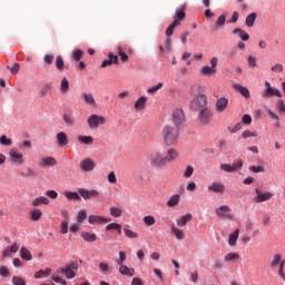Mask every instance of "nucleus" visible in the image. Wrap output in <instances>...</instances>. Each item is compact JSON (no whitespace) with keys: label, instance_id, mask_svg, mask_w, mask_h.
Instances as JSON below:
<instances>
[{"label":"nucleus","instance_id":"1","mask_svg":"<svg viewBox=\"0 0 285 285\" xmlns=\"http://www.w3.org/2000/svg\"><path fill=\"white\" fill-rule=\"evenodd\" d=\"M165 146H177L179 144V129L174 126H165L161 131Z\"/></svg>","mask_w":285,"mask_h":285},{"label":"nucleus","instance_id":"2","mask_svg":"<svg viewBox=\"0 0 285 285\" xmlns=\"http://www.w3.org/2000/svg\"><path fill=\"white\" fill-rule=\"evenodd\" d=\"M186 19V3L181 4L180 8L176 9L174 16V22L168 26L165 31L166 37H173V32H175V28L181 26V21Z\"/></svg>","mask_w":285,"mask_h":285},{"label":"nucleus","instance_id":"3","mask_svg":"<svg viewBox=\"0 0 285 285\" xmlns=\"http://www.w3.org/2000/svg\"><path fill=\"white\" fill-rule=\"evenodd\" d=\"M208 106V98L206 96H199L191 99L189 108L194 112H199V110H204Z\"/></svg>","mask_w":285,"mask_h":285},{"label":"nucleus","instance_id":"4","mask_svg":"<svg viewBox=\"0 0 285 285\" xmlns=\"http://www.w3.org/2000/svg\"><path fill=\"white\" fill-rule=\"evenodd\" d=\"M87 124L90 130H97L99 126H104V124H106V118H104V116L94 114L88 117Z\"/></svg>","mask_w":285,"mask_h":285},{"label":"nucleus","instance_id":"5","mask_svg":"<svg viewBox=\"0 0 285 285\" xmlns=\"http://www.w3.org/2000/svg\"><path fill=\"white\" fill-rule=\"evenodd\" d=\"M198 112V121L200 126H208V124H210V121L213 120V111L208 107H205Z\"/></svg>","mask_w":285,"mask_h":285},{"label":"nucleus","instance_id":"6","mask_svg":"<svg viewBox=\"0 0 285 285\" xmlns=\"http://www.w3.org/2000/svg\"><path fill=\"white\" fill-rule=\"evenodd\" d=\"M233 209L228 205H222L219 208L216 209V215L219 217V219H229L233 222L235 219V216L232 214Z\"/></svg>","mask_w":285,"mask_h":285},{"label":"nucleus","instance_id":"7","mask_svg":"<svg viewBox=\"0 0 285 285\" xmlns=\"http://www.w3.org/2000/svg\"><path fill=\"white\" fill-rule=\"evenodd\" d=\"M262 97H264V99H271V97H279V99H282V92L279 89L273 88L271 82L265 81V90L263 91Z\"/></svg>","mask_w":285,"mask_h":285},{"label":"nucleus","instance_id":"8","mask_svg":"<svg viewBox=\"0 0 285 285\" xmlns=\"http://www.w3.org/2000/svg\"><path fill=\"white\" fill-rule=\"evenodd\" d=\"M150 161L153 166L164 167L168 164V160L166 159V155H164L161 151H155L150 156Z\"/></svg>","mask_w":285,"mask_h":285},{"label":"nucleus","instance_id":"9","mask_svg":"<svg viewBox=\"0 0 285 285\" xmlns=\"http://www.w3.org/2000/svg\"><path fill=\"white\" fill-rule=\"evenodd\" d=\"M80 197H82V199H85L86 202H88V199H97V197H99L100 193L97 189H86V188H80L78 190Z\"/></svg>","mask_w":285,"mask_h":285},{"label":"nucleus","instance_id":"10","mask_svg":"<svg viewBox=\"0 0 285 285\" xmlns=\"http://www.w3.org/2000/svg\"><path fill=\"white\" fill-rule=\"evenodd\" d=\"M244 163L242 160L237 163L230 164H220V170L224 173H237V170H242Z\"/></svg>","mask_w":285,"mask_h":285},{"label":"nucleus","instance_id":"11","mask_svg":"<svg viewBox=\"0 0 285 285\" xmlns=\"http://www.w3.org/2000/svg\"><path fill=\"white\" fill-rule=\"evenodd\" d=\"M9 157L11 164H16V166H23V154L17 151V149H10Z\"/></svg>","mask_w":285,"mask_h":285},{"label":"nucleus","instance_id":"12","mask_svg":"<svg viewBox=\"0 0 285 285\" xmlns=\"http://www.w3.org/2000/svg\"><path fill=\"white\" fill-rule=\"evenodd\" d=\"M255 193H256V197L254 199L255 204H262L264 202H268L269 199H273V193L271 191L262 193V190L256 188Z\"/></svg>","mask_w":285,"mask_h":285},{"label":"nucleus","instance_id":"13","mask_svg":"<svg viewBox=\"0 0 285 285\" xmlns=\"http://www.w3.org/2000/svg\"><path fill=\"white\" fill-rule=\"evenodd\" d=\"M173 121L175 126H181L184 121H186V117L184 116V111L181 109H175L173 112Z\"/></svg>","mask_w":285,"mask_h":285},{"label":"nucleus","instance_id":"14","mask_svg":"<svg viewBox=\"0 0 285 285\" xmlns=\"http://www.w3.org/2000/svg\"><path fill=\"white\" fill-rule=\"evenodd\" d=\"M228 108V98L226 97H220L216 100L215 109L216 112L222 114L224 110Z\"/></svg>","mask_w":285,"mask_h":285},{"label":"nucleus","instance_id":"15","mask_svg":"<svg viewBox=\"0 0 285 285\" xmlns=\"http://www.w3.org/2000/svg\"><path fill=\"white\" fill-rule=\"evenodd\" d=\"M190 97L195 98V97H202V96H206L204 94V87L199 83H195L191 86L190 91H189Z\"/></svg>","mask_w":285,"mask_h":285},{"label":"nucleus","instance_id":"16","mask_svg":"<svg viewBox=\"0 0 285 285\" xmlns=\"http://www.w3.org/2000/svg\"><path fill=\"white\" fill-rule=\"evenodd\" d=\"M108 57L109 59L102 61L101 68H108V66H112V63H119V57L115 56L112 52H109Z\"/></svg>","mask_w":285,"mask_h":285},{"label":"nucleus","instance_id":"17","mask_svg":"<svg viewBox=\"0 0 285 285\" xmlns=\"http://www.w3.org/2000/svg\"><path fill=\"white\" fill-rule=\"evenodd\" d=\"M80 168H82V170L86 173H90V170H95V161H92L90 158L83 159L80 163Z\"/></svg>","mask_w":285,"mask_h":285},{"label":"nucleus","instance_id":"18","mask_svg":"<svg viewBox=\"0 0 285 285\" xmlns=\"http://www.w3.org/2000/svg\"><path fill=\"white\" fill-rule=\"evenodd\" d=\"M207 190L209 193H224L226 190V187L222 183H212L208 187Z\"/></svg>","mask_w":285,"mask_h":285},{"label":"nucleus","instance_id":"19","mask_svg":"<svg viewBox=\"0 0 285 285\" xmlns=\"http://www.w3.org/2000/svg\"><path fill=\"white\" fill-rule=\"evenodd\" d=\"M82 99L87 106H90V108H97V101L95 100V96H92V94H82Z\"/></svg>","mask_w":285,"mask_h":285},{"label":"nucleus","instance_id":"20","mask_svg":"<svg viewBox=\"0 0 285 285\" xmlns=\"http://www.w3.org/2000/svg\"><path fill=\"white\" fill-rule=\"evenodd\" d=\"M171 235L178 239V242H184L186 239V233H184L183 229H179V227L171 226Z\"/></svg>","mask_w":285,"mask_h":285},{"label":"nucleus","instance_id":"21","mask_svg":"<svg viewBox=\"0 0 285 285\" xmlns=\"http://www.w3.org/2000/svg\"><path fill=\"white\" fill-rule=\"evenodd\" d=\"M146 104H148V97L141 96L135 101L134 108L135 110H144L146 108Z\"/></svg>","mask_w":285,"mask_h":285},{"label":"nucleus","instance_id":"22","mask_svg":"<svg viewBox=\"0 0 285 285\" xmlns=\"http://www.w3.org/2000/svg\"><path fill=\"white\" fill-rule=\"evenodd\" d=\"M88 222L89 224H108L110 220L104 216L90 215Z\"/></svg>","mask_w":285,"mask_h":285},{"label":"nucleus","instance_id":"23","mask_svg":"<svg viewBox=\"0 0 285 285\" xmlns=\"http://www.w3.org/2000/svg\"><path fill=\"white\" fill-rule=\"evenodd\" d=\"M233 88H234V90H236L237 92L243 95V97H245L246 99H248V97H250V91L248 90V88H246L239 83H234Z\"/></svg>","mask_w":285,"mask_h":285},{"label":"nucleus","instance_id":"24","mask_svg":"<svg viewBox=\"0 0 285 285\" xmlns=\"http://www.w3.org/2000/svg\"><path fill=\"white\" fill-rule=\"evenodd\" d=\"M233 35H238L242 41H248V39H250V35H248V32H246L242 28L233 29Z\"/></svg>","mask_w":285,"mask_h":285},{"label":"nucleus","instance_id":"25","mask_svg":"<svg viewBox=\"0 0 285 285\" xmlns=\"http://www.w3.org/2000/svg\"><path fill=\"white\" fill-rule=\"evenodd\" d=\"M165 157L167 159V164L170 161H175V159H177V157H179V151L175 148H169L167 150V155Z\"/></svg>","mask_w":285,"mask_h":285},{"label":"nucleus","instance_id":"26","mask_svg":"<svg viewBox=\"0 0 285 285\" xmlns=\"http://www.w3.org/2000/svg\"><path fill=\"white\" fill-rule=\"evenodd\" d=\"M119 273H120V275H126L127 277H134L135 276V268H129L126 265H120Z\"/></svg>","mask_w":285,"mask_h":285},{"label":"nucleus","instance_id":"27","mask_svg":"<svg viewBox=\"0 0 285 285\" xmlns=\"http://www.w3.org/2000/svg\"><path fill=\"white\" fill-rule=\"evenodd\" d=\"M41 204L43 206H48L50 204V199H48V197L40 196L32 200V206H35V207L41 206Z\"/></svg>","mask_w":285,"mask_h":285},{"label":"nucleus","instance_id":"28","mask_svg":"<svg viewBox=\"0 0 285 285\" xmlns=\"http://www.w3.org/2000/svg\"><path fill=\"white\" fill-rule=\"evenodd\" d=\"M57 272L62 273L63 275H66L67 279H75V271H72L68 266L60 267V268H58Z\"/></svg>","mask_w":285,"mask_h":285},{"label":"nucleus","instance_id":"29","mask_svg":"<svg viewBox=\"0 0 285 285\" xmlns=\"http://www.w3.org/2000/svg\"><path fill=\"white\" fill-rule=\"evenodd\" d=\"M78 141L85 146H92L95 144V138L92 136H78Z\"/></svg>","mask_w":285,"mask_h":285},{"label":"nucleus","instance_id":"30","mask_svg":"<svg viewBox=\"0 0 285 285\" xmlns=\"http://www.w3.org/2000/svg\"><path fill=\"white\" fill-rule=\"evenodd\" d=\"M56 137L59 146H68V135L66 132L60 131Z\"/></svg>","mask_w":285,"mask_h":285},{"label":"nucleus","instance_id":"31","mask_svg":"<svg viewBox=\"0 0 285 285\" xmlns=\"http://www.w3.org/2000/svg\"><path fill=\"white\" fill-rule=\"evenodd\" d=\"M193 219V215L191 214H186L184 216H181L180 218H178L176 220L177 226L184 227L186 226V224H188V222H190Z\"/></svg>","mask_w":285,"mask_h":285},{"label":"nucleus","instance_id":"32","mask_svg":"<svg viewBox=\"0 0 285 285\" xmlns=\"http://www.w3.org/2000/svg\"><path fill=\"white\" fill-rule=\"evenodd\" d=\"M40 166L46 167V166H57V159L55 157H45L40 161Z\"/></svg>","mask_w":285,"mask_h":285},{"label":"nucleus","instance_id":"33","mask_svg":"<svg viewBox=\"0 0 285 285\" xmlns=\"http://www.w3.org/2000/svg\"><path fill=\"white\" fill-rule=\"evenodd\" d=\"M20 257H21V259H24L26 262H32V254L26 247L20 248Z\"/></svg>","mask_w":285,"mask_h":285},{"label":"nucleus","instance_id":"34","mask_svg":"<svg viewBox=\"0 0 285 285\" xmlns=\"http://www.w3.org/2000/svg\"><path fill=\"white\" fill-rule=\"evenodd\" d=\"M257 20V13L252 12L246 17L245 24L247 28H253L255 26V21Z\"/></svg>","mask_w":285,"mask_h":285},{"label":"nucleus","instance_id":"35","mask_svg":"<svg viewBox=\"0 0 285 285\" xmlns=\"http://www.w3.org/2000/svg\"><path fill=\"white\" fill-rule=\"evenodd\" d=\"M237 239H239V229H235L234 233L229 235V246H237Z\"/></svg>","mask_w":285,"mask_h":285},{"label":"nucleus","instance_id":"36","mask_svg":"<svg viewBox=\"0 0 285 285\" xmlns=\"http://www.w3.org/2000/svg\"><path fill=\"white\" fill-rule=\"evenodd\" d=\"M200 72L204 75V77H210V75H217V70H215L210 66L202 67Z\"/></svg>","mask_w":285,"mask_h":285},{"label":"nucleus","instance_id":"37","mask_svg":"<svg viewBox=\"0 0 285 285\" xmlns=\"http://www.w3.org/2000/svg\"><path fill=\"white\" fill-rule=\"evenodd\" d=\"M179 199H181L179 194L171 196L167 202V206H169V208H175V206H177V204H179Z\"/></svg>","mask_w":285,"mask_h":285},{"label":"nucleus","instance_id":"38","mask_svg":"<svg viewBox=\"0 0 285 285\" xmlns=\"http://www.w3.org/2000/svg\"><path fill=\"white\" fill-rule=\"evenodd\" d=\"M80 236L85 242H97V234H90L88 232H81Z\"/></svg>","mask_w":285,"mask_h":285},{"label":"nucleus","instance_id":"39","mask_svg":"<svg viewBox=\"0 0 285 285\" xmlns=\"http://www.w3.org/2000/svg\"><path fill=\"white\" fill-rule=\"evenodd\" d=\"M282 264V255L275 254L273 259L269 263L271 268H277Z\"/></svg>","mask_w":285,"mask_h":285},{"label":"nucleus","instance_id":"40","mask_svg":"<svg viewBox=\"0 0 285 285\" xmlns=\"http://www.w3.org/2000/svg\"><path fill=\"white\" fill-rule=\"evenodd\" d=\"M68 90H70V82L68 81V78H62V80L60 82V92L66 95V92H68Z\"/></svg>","mask_w":285,"mask_h":285},{"label":"nucleus","instance_id":"41","mask_svg":"<svg viewBox=\"0 0 285 285\" xmlns=\"http://www.w3.org/2000/svg\"><path fill=\"white\" fill-rule=\"evenodd\" d=\"M56 68L59 72H63V68H66V63L63 62V58L61 56L56 57Z\"/></svg>","mask_w":285,"mask_h":285},{"label":"nucleus","instance_id":"42","mask_svg":"<svg viewBox=\"0 0 285 285\" xmlns=\"http://www.w3.org/2000/svg\"><path fill=\"white\" fill-rule=\"evenodd\" d=\"M50 273H52V269H50V268H47L46 271L39 269V271L35 274V278H36V279H41V277H48V275H50Z\"/></svg>","mask_w":285,"mask_h":285},{"label":"nucleus","instance_id":"43","mask_svg":"<svg viewBox=\"0 0 285 285\" xmlns=\"http://www.w3.org/2000/svg\"><path fill=\"white\" fill-rule=\"evenodd\" d=\"M32 222H39L41 217L43 216V213L41 209H33L30 213Z\"/></svg>","mask_w":285,"mask_h":285},{"label":"nucleus","instance_id":"44","mask_svg":"<svg viewBox=\"0 0 285 285\" xmlns=\"http://www.w3.org/2000/svg\"><path fill=\"white\" fill-rule=\"evenodd\" d=\"M65 197L67 199H75L76 202H79V199H81V195L77 191H66Z\"/></svg>","mask_w":285,"mask_h":285},{"label":"nucleus","instance_id":"45","mask_svg":"<svg viewBox=\"0 0 285 285\" xmlns=\"http://www.w3.org/2000/svg\"><path fill=\"white\" fill-rule=\"evenodd\" d=\"M106 230H117L121 235V225L117 223H110L106 226Z\"/></svg>","mask_w":285,"mask_h":285},{"label":"nucleus","instance_id":"46","mask_svg":"<svg viewBox=\"0 0 285 285\" xmlns=\"http://www.w3.org/2000/svg\"><path fill=\"white\" fill-rule=\"evenodd\" d=\"M223 26H226V16L224 14L217 19L214 30H219V28H223Z\"/></svg>","mask_w":285,"mask_h":285},{"label":"nucleus","instance_id":"47","mask_svg":"<svg viewBox=\"0 0 285 285\" xmlns=\"http://www.w3.org/2000/svg\"><path fill=\"white\" fill-rule=\"evenodd\" d=\"M194 173H195V167L190 166V165L187 166L185 171H184L185 179H190V177H193Z\"/></svg>","mask_w":285,"mask_h":285},{"label":"nucleus","instance_id":"48","mask_svg":"<svg viewBox=\"0 0 285 285\" xmlns=\"http://www.w3.org/2000/svg\"><path fill=\"white\" fill-rule=\"evenodd\" d=\"M109 213L111 217H121V215H124V210L119 209L118 207H110Z\"/></svg>","mask_w":285,"mask_h":285},{"label":"nucleus","instance_id":"49","mask_svg":"<svg viewBox=\"0 0 285 285\" xmlns=\"http://www.w3.org/2000/svg\"><path fill=\"white\" fill-rule=\"evenodd\" d=\"M124 233H125L126 237H128L129 239H137V237H138L137 232H135L132 229L124 228Z\"/></svg>","mask_w":285,"mask_h":285},{"label":"nucleus","instance_id":"50","mask_svg":"<svg viewBox=\"0 0 285 285\" xmlns=\"http://www.w3.org/2000/svg\"><path fill=\"white\" fill-rule=\"evenodd\" d=\"M43 61H45L46 66H52V63L55 61V55H52V53L45 55Z\"/></svg>","mask_w":285,"mask_h":285},{"label":"nucleus","instance_id":"51","mask_svg":"<svg viewBox=\"0 0 285 285\" xmlns=\"http://www.w3.org/2000/svg\"><path fill=\"white\" fill-rule=\"evenodd\" d=\"M86 217H88V213L86 212V209L79 210L78 215H77L78 224H81V222H83V219H86Z\"/></svg>","mask_w":285,"mask_h":285},{"label":"nucleus","instance_id":"52","mask_svg":"<svg viewBox=\"0 0 285 285\" xmlns=\"http://www.w3.org/2000/svg\"><path fill=\"white\" fill-rule=\"evenodd\" d=\"M235 259H239V254L229 253L225 255V262H235Z\"/></svg>","mask_w":285,"mask_h":285},{"label":"nucleus","instance_id":"53","mask_svg":"<svg viewBox=\"0 0 285 285\" xmlns=\"http://www.w3.org/2000/svg\"><path fill=\"white\" fill-rule=\"evenodd\" d=\"M7 68L8 70H10L12 75H18L19 70H21V65L19 62H16L11 68L10 67H7Z\"/></svg>","mask_w":285,"mask_h":285},{"label":"nucleus","instance_id":"54","mask_svg":"<svg viewBox=\"0 0 285 285\" xmlns=\"http://www.w3.org/2000/svg\"><path fill=\"white\" fill-rule=\"evenodd\" d=\"M144 224L147 226H155V216H145L142 219Z\"/></svg>","mask_w":285,"mask_h":285},{"label":"nucleus","instance_id":"55","mask_svg":"<svg viewBox=\"0 0 285 285\" xmlns=\"http://www.w3.org/2000/svg\"><path fill=\"white\" fill-rule=\"evenodd\" d=\"M1 146H12V139L8 138L6 135L0 137Z\"/></svg>","mask_w":285,"mask_h":285},{"label":"nucleus","instance_id":"56","mask_svg":"<svg viewBox=\"0 0 285 285\" xmlns=\"http://www.w3.org/2000/svg\"><path fill=\"white\" fill-rule=\"evenodd\" d=\"M117 53L119 55L121 61H128V55L124 52V49L121 47H117Z\"/></svg>","mask_w":285,"mask_h":285},{"label":"nucleus","instance_id":"57","mask_svg":"<svg viewBox=\"0 0 285 285\" xmlns=\"http://www.w3.org/2000/svg\"><path fill=\"white\" fill-rule=\"evenodd\" d=\"M164 88V82H159L157 86H154L147 90L150 95H155L157 90H161Z\"/></svg>","mask_w":285,"mask_h":285},{"label":"nucleus","instance_id":"58","mask_svg":"<svg viewBox=\"0 0 285 285\" xmlns=\"http://www.w3.org/2000/svg\"><path fill=\"white\" fill-rule=\"evenodd\" d=\"M239 130H242V122H238L236 124L235 126L233 127H228V131L232 134V135H235V132H239Z\"/></svg>","mask_w":285,"mask_h":285},{"label":"nucleus","instance_id":"59","mask_svg":"<svg viewBox=\"0 0 285 285\" xmlns=\"http://www.w3.org/2000/svg\"><path fill=\"white\" fill-rule=\"evenodd\" d=\"M12 284L13 285H26V279H23L20 276H13L12 277Z\"/></svg>","mask_w":285,"mask_h":285},{"label":"nucleus","instance_id":"60","mask_svg":"<svg viewBox=\"0 0 285 285\" xmlns=\"http://www.w3.org/2000/svg\"><path fill=\"white\" fill-rule=\"evenodd\" d=\"M52 90V83H47L42 87L40 95L41 97H46V95H48V91Z\"/></svg>","mask_w":285,"mask_h":285},{"label":"nucleus","instance_id":"61","mask_svg":"<svg viewBox=\"0 0 285 285\" xmlns=\"http://www.w3.org/2000/svg\"><path fill=\"white\" fill-rule=\"evenodd\" d=\"M81 57H83V51L81 49L73 51L72 59H75V61H80Z\"/></svg>","mask_w":285,"mask_h":285},{"label":"nucleus","instance_id":"62","mask_svg":"<svg viewBox=\"0 0 285 285\" xmlns=\"http://www.w3.org/2000/svg\"><path fill=\"white\" fill-rule=\"evenodd\" d=\"M62 119H63L66 126H72V124H75V120L68 114L63 115Z\"/></svg>","mask_w":285,"mask_h":285},{"label":"nucleus","instance_id":"63","mask_svg":"<svg viewBox=\"0 0 285 285\" xmlns=\"http://www.w3.org/2000/svg\"><path fill=\"white\" fill-rule=\"evenodd\" d=\"M242 137H243V139H248V138H250V137H257V132L250 131V130H245V131L242 134Z\"/></svg>","mask_w":285,"mask_h":285},{"label":"nucleus","instance_id":"64","mask_svg":"<svg viewBox=\"0 0 285 285\" xmlns=\"http://www.w3.org/2000/svg\"><path fill=\"white\" fill-rule=\"evenodd\" d=\"M277 109L281 111V112H285V104L282 99H278L277 100Z\"/></svg>","mask_w":285,"mask_h":285}]
</instances>
